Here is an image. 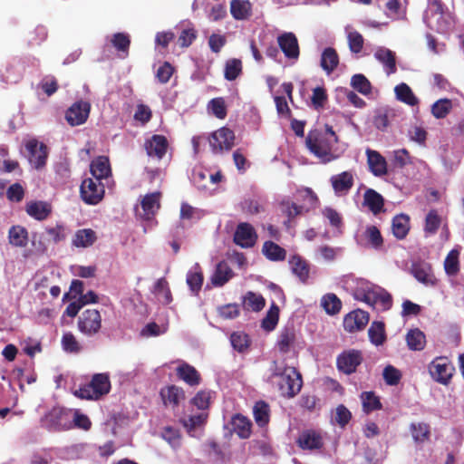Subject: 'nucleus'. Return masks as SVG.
Listing matches in <instances>:
<instances>
[{
    "instance_id": "29",
    "label": "nucleus",
    "mask_w": 464,
    "mask_h": 464,
    "mask_svg": "<svg viewBox=\"0 0 464 464\" xmlns=\"http://www.w3.org/2000/svg\"><path fill=\"white\" fill-rule=\"evenodd\" d=\"M411 228L410 217L406 214L396 215L392 221V231L393 236L399 239H404Z\"/></svg>"
},
{
    "instance_id": "14",
    "label": "nucleus",
    "mask_w": 464,
    "mask_h": 464,
    "mask_svg": "<svg viewBox=\"0 0 464 464\" xmlns=\"http://www.w3.org/2000/svg\"><path fill=\"white\" fill-rule=\"evenodd\" d=\"M144 149L149 157L161 160L169 149V141L164 135L154 134L145 140Z\"/></svg>"
},
{
    "instance_id": "42",
    "label": "nucleus",
    "mask_w": 464,
    "mask_h": 464,
    "mask_svg": "<svg viewBox=\"0 0 464 464\" xmlns=\"http://www.w3.org/2000/svg\"><path fill=\"white\" fill-rule=\"evenodd\" d=\"M406 342L410 350L421 351L426 344L425 334L418 328L411 329L406 334Z\"/></svg>"
},
{
    "instance_id": "15",
    "label": "nucleus",
    "mask_w": 464,
    "mask_h": 464,
    "mask_svg": "<svg viewBox=\"0 0 464 464\" xmlns=\"http://www.w3.org/2000/svg\"><path fill=\"white\" fill-rule=\"evenodd\" d=\"M369 323V314L357 309L347 314L343 318V328L349 333L362 330Z\"/></svg>"
},
{
    "instance_id": "2",
    "label": "nucleus",
    "mask_w": 464,
    "mask_h": 464,
    "mask_svg": "<svg viewBox=\"0 0 464 464\" xmlns=\"http://www.w3.org/2000/svg\"><path fill=\"white\" fill-rule=\"evenodd\" d=\"M111 388L109 373H95L92 375L89 383L75 390L73 394L80 399L97 401L108 394Z\"/></svg>"
},
{
    "instance_id": "58",
    "label": "nucleus",
    "mask_w": 464,
    "mask_h": 464,
    "mask_svg": "<svg viewBox=\"0 0 464 464\" xmlns=\"http://www.w3.org/2000/svg\"><path fill=\"white\" fill-rule=\"evenodd\" d=\"M208 109L218 119L223 120L227 117V110L225 100L222 97L212 99L208 105Z\"/></svg>"
},
{
    "instance_id": "20",
    "label": "nucleus",
    "mask_w": 464,
    "mask_h": 464,
    "mask_svg": "<svg viewBox=\"0 0 464 464\" xmlns=\"http://www.w3.org/2000/svg\"><path fill=\"white\" fill-rule=\"evenodd\" d=\"M161 193L159 191L150 193L144 196L141 200V208L143 210L142 218L145 220H151L160 208Z\"/></svg>"
},
{
    "instance_id": "59",
    "label": "nucleus",
    "mask_w": 464,
    "mask_h": 464,
    "mask_svg": "<svg viewBox=\"0 0 464 464\" xmlns=\"http://www.w3.org/2000/svg\"><path fill=\"white\" fill-rule=\"evenodd\" d=\"M230 342L235 350L239 353L245 352L250 343L249 337L243 332H235L230 335Z\"/></svg>"
},
{
    "instance_id": "3",
    "label": "nucleus",
    "mask_w": 464,
    "mask_h": 464,
    "mask_svg": "<svg viewBox=\"0 0 464 464\" xmlns=\"http://www.w3.org/2000/svg\"><path fill=\"white\" fill-rule=\"evenodd\" d=\"M273 376H279L281 378L279 389L284 396L293 398L301 391L303 385L302 376L295 367H285L282 372L276 369Z\"/></svg>"
},
{
    "instance_id": "45",
    "label": "nucleus",
    "mask_w": 464,
    "mask_h": 464,
    "mask_svg": "<svg viewBox=\"0 0 464 464\" xmlns=\"http://www.w3.org/2000/svg\"><path fill=\"white\" fill-rule=\"evenodd\" d=\"M282 213L286 216L287 219L285 221V225L287 227H290L291 223L294 219L302 215L304 211V207L298 206L294 202L290 201H283L280 204Z\"/></svg>"
},
{
    "instance_id": "19",
    "label": "nucleus",
    "mask_w": 464,
    "mask_h": 464,
    "mask_svg": "<svg viewBox=\"0 0 464 464\" xmlns=\"http://www.w3.org/2000/svg\"><path fill=\"white\" fill-rule=\"evenodd\" d=\"M160 396L165 406H170L172 409H175L181 401L185 400V392L181 387L172 384L162 388L160 390Z\"/></svg>"
},
{
    "instance_id": "43",
    "label": "nucleus",
    "mask_w": 464,
    "mask_h": 464,
    "mask_svg": "<svg viewBox=\"0 0 464 464\" xmlns=\"http://www.w3.org/2000/svg\"><path fill=\"white\" fill-rule=\"evenodd\" d=\"M160 436L174 450L180 449L182 445V436L179 429L166 426L162 429Z\"/></svg>"
},
{
    "instance_id": "64",
    "label": "nucleus",
    "mask_w": 464,
    "mask_h": 464,
    "mask_svg": "<svg viewBox=\"0 0 464 464\" xmlns=\"http://www.w3.org/2000/svg\"><path fill=\"white\" fill-rule=\"evenodd\" d=\"M175 72V68L169 63L164 62L156 72V79L161 84L167 83Z\"/></svg>"
},
{
    "instance_id": "31",
    "label": "nucleus",
    "mask_w": 464,
    "mask_h": 464,
    "mask_svg": "<svg viewBox=\"0 0 464 464\" xmlns=\"http://www.w3.org/2000/svg\"><path fill=\"white\" fill-rule=\"evenodd\" d=\"M414 277L426 285H435L437 279L430 264H419L412 266Z\"/></svg>"
},
{
    "instance_id": "27",
    "label": "nucleus",
    "mask_w": 464,
    "mask_h": 464,
    "mask_svg": "<svg viewBox=\"0 0 464 464\" xmlns=\"http://www.w3.org/2000/svg\"><path fill=\"white\" fill-rule=\"evenodd\" d=\"M374 57L382 63L387 74L396 72V56L394 52L385 47H379L374 53Z\"/></svg>"
},
{
    "instance_id": "11",
    "label": "nucleus",
    "mask_w": 464,
    "mask_h": 464,
    "mask_svg": "<svg viewBox=\"0 0 464 464\" xmlns=\"http://www.w3.org/2000/svg\"><path fill=\"white\" fill-rule=\"evenodd\" d=\"M234 242L243 248H250L257 240V234L254 227L249 223H239L234 234Z\"/></svg>"
},
{
    "instance_id": "4",
    "label": "nucleus",
    "mask_w": 464,
    "mask_h": 464,
    "mask_svg": "<svg viewBox=\"0 0 464 464\" xmlns=\"http://www.w3.org/2000/svg\"><path fill=\"white\" fill-rule=\"evenodd\" d=\"M429 372L432 379L439 383L447 385L450 383L455 368L448 357H436L428 366Z\"/></svg>"
},
{
    "instance_id": "30",
    "label": "nucleus",
    "mask_w": 464,
    "mask_h": 464,
    "mask_svg": "<svg viewBox=\"0 0 464 464\" xmlns=\"http://www.w3.org/2000/svg\"><path fill=\"white\" fill-rule=\"evenodd\" d=\"M363 204L369 208L371 212L378 215L384 209L383 197L372 188H368L363 195Z\"/></svg>"
},
{
    "instance_id": "35",
    "label": "nucleus",
    "mask_w": 464,
    "mask_h": 464,
    "mask_svg": "<svg viewBox=\"0 0 464 464\" xmlns=\"http://www.w3.org/2000/svg\"><path fill=\"white\" fill-rule=\"evenodd\" d=\"M322 69L328 74L332 73L339 64V55L333 47L325 48L321 55L320 62Z\"/></svg>"
},
{
    "instance_id": "37",
    "label": "nucleus",
    "mask_w": 464,
    "mask_h": 464,
    "mask_svg": "<svg viewBox=\"0 0 464 464\" xmlns=\"http://www.w3.org/2000/svg\"><path fill=\"white\" fill-rule=\"evenodd\" d=\"M410 430L413 440L417 444H422L430 440V426L425 422L411 423Z\"/></svg>"
},
{
    "instance_id": "32",
    "label": "nucleus",
    "mask_w": 464,
    "mask_h": 464,
    "mask_svg": "<svg viewBox=\"0 0 464 464\" xmlns=\"http://www.w3.org/2000/svg\"><path fill=\"white\" fill-rule=\"evenodd\" d=\"M230 13L236 20H246L252 14V4L249 0H232Z\"/></svg>"
},
{
    "instance_id": "51",
    "label": "nucleus",
    "mask_w": 464,
    "mask_h": 464,
    "mask_svg": "<svg viewBox=\"0 0 464 464\" xmlns=\"http://www.w3.org/2000/svg\"><path fill=\"white\" fill-rule=\"evenodd\" d=\"M362 409L366 413L381 410L382 405L378 396L373 392H363L361 395Z\"/></svg>"
},
{
    "instance_id": "12",
    "label": "nucleus",
    "mask_w": 464,
    "mask_h": 464,
    "mask_svg": "<svg viewBox=\"0 0 464 464\" xmlns=\"http://www.w3.org/2000/svg\"><path fill=\"white\" fill-rule=\"evenodd\" d=\"M91 105L87 102L80 101L74 102L65 113V119L71 126L83 124L90 114Z\"/></svg>"
},
{
    "instance_id": "18",
    "label": "nucleus",
    "mask_w": 464,
    "mask_h": 464,
    "mask_svg": "<svg viewBox=\"0 0 464 464\" xmlns=\"http://www.w3.org/2000/svg\"><path fill=\"white\" fill-rule=\"evenodd\" d=\"M178 378L190 387L198 386L201 382V375L198 371L189 363L182 362L176 368Z\"/></svg>"
},
{
    "instance_id": "5",
    "label": "nucleus",
    "mask_w": 464,
    "mask_h": 464,
    "mask_svg": "<svg viewBox=\"0 0 464 464\" xmlns=\"http://www.w3.org/2000/svg\"><path fill=\"white\" fill-rule=\"evenodd\" d=\"M105 189L102 181L88 178L82 180L80 194L82 201L88 205H97L104 197Z\"/></svg>"
},
{
    "instance_id": "60",
    "label": "nucleus",
    "mask_w": 464,
    "mask_h": 464,
    "mask_svg": "<svg viewBox=\"0 0 464 464\" xmlns=\"http://www.w3.org/2000/svg\"><path fill=\"white\" fill-rule=\"evenodd\" d=\"M347 41L349 49L353 53H359L363 48L364 39L363 36L355 30L348 31Z\"/></svg>"
},
{
    "instance_id": "9",
    "label": "nucleus",
    "mask_w": 464,
    "mask_h": 464,
    "mask_svg": "<svg viewBox=\"0 0 464 464\" xmlns=\"http://www.w3.org/2000/svg\"><path fill=\"white\" fill-rule=\"evenodd\" d=\"M362 360L361 351L351 349L338 355L336 366L340 372L350 375L356 372L357 367L362 362Z\"/></svg>"
},
{
    "instance_id": "49",
    "label": "nucleus",
    "mask_w": 464,
    "mask_h": 464,
    "mask_svg": "<svg viewBox=\"0 0 464 464\" xmlns=\"http://www.w3.org/2000/svg\"><path fill=\"white\" fill-rule=\"evenodd\" d=\"M452 102L448 98L440 99L431 106V114L436 119H444L452 110Z\"/></svg>"
},
{
    "instance_id": "8",
    "label": "nucleus",
    "mask_w": 464,
    "mask_h": 464,
    "mask_svg": "<svg viewBox=\"0 0 464 464\" xmlns=\"http://www.w3.org/2000/svg\"><path fill=\"white\" fill-rule=\"evenodd\" d=\"M102 328V316L96 309H87L78 318V329L83 334L92 336Z\"/></svg>"
},
{
    "instance_id": "54",
    "label": "nucleus",
    "mask_w": 464,
    "mask_h": 464,
    "mask_svg": "<svg viewBox=\"0 0 464 464\" xmlns=\"http://www.w3.org/2000/svg\"><path fill=\"white\" fill-rule=\"evenodd\" d=\"M395 116L393 110L384 109L377 111L373 118L374 126L380 130H385L390 125L391 119Z\"/></svg>"
},
{
    "instance_id": "40",
    "label": "nucleus",
    "mask_w": 464,
    "mask_h": 464,
    "mask_svg": "<svg viewBox=\"0 0 464 464\" xmlns=\"http://www.w3.org/2000/svg\"><path fill=\"white\" fill-rule=\"evenodd\" d=\"M9 243L17 247H24L28 242V232L22 226H13L8 232Z\"/></svg>"
},
{
    "instance_id": "21",
    "label": "nucleus",
    "mask_w": 464,
    "mask_h": 464,
    "mask_svg": "<svg viewBox=\"0 0 464 464\" xmlns=\"http://www.w3.org/2000/svg\"><path fill=\"white\" fill-rule=\"evenodd\" d=\"M366 155L369 169L374 176L382 177L387 174V162L383 156L370 149H367Z\"/></svg>"
},
{
    "instance_id": "61",
    "label": "nucleus",
    "mask_w": 464,
    "mask_h": 464,
    "mask_svg": "<svg viewBox=\"0 0 464 464\" xmlns=\"http://www.w3.org/2000/svg\"><path fill=\"white\" fill-rule=\"evenodd\" d=\"M203 280L204 276L198 266H197L195 271H189L187 275V284L190 290L195 293H198L201 289Z\"/></svg>"
},
{
    "instance_id": "7",
    "label": "nucleus",
    "mask_w": 464,
    "mask_h": 464,
    "mask_svg": "<svg viewBox=\"0 0 464 464\" xmlns=\"http://www.w3.org/2000/svg\"><path fill=\"white\" fill-rule=\"evenodd\" d=\"M72 411L65 408H53L45 416L49 427L55 430H69L73 429Z\"/></svg>"
},
{
    "instance_id": "17",
    "label": "nucleus",
    "mask_w": 464,
    "mask_h": 464,
    "mask_svg": "<svg viewBox=\"0 0 464 464\" xmlns=\"http://www.w3.org/2000/svg\"><path fill=\"white\" fill-rule=\"evenodd\" d=\"M297 446L302 450H320L324 446L320 432L314 430H303L296 440Z\"/></svg>"
},
{
    "instance_id": "48",
    "label": "nucleus",
    "mask_w": 464,
    "mask_h": 464,
    "mask_svg": "<svg viewBox=\"0 0 464 464\" xmlns=\"http://www.w3.org/2000/svg\"><path fill=\"white\" fill-rule=\"evenodd\" d=\"M459 252L457 249L450 250L444 260L445 273L450 276H455L459 272Z\"/></svg>"
},
{
    "instance_id": "52",
    "label": "nucleus",
    "mask_w": 464,
    "mask_h": 464,
    "mask_svg": "<svg viewBox=\"0 0 464 464\" xmlns=\"http://www.w3.org/2000/svg\"><path fill=\"white\" fill-rule=\"evenodd\" d=\"M364 237L368 244L374 249H380L383 246V238L380 229L376 226H369L364 231Z\"/></svg>"
},
{
    "instance_id": "56",
    "label": "nucleus",
    "mask_w": 464,
    "mask_h": 464,
    "mask_svg": "<svg viewBox=\"0 0 464 464\" xmlns=\"http://www.w3.org/2000/svg\"><path fill=\"white\" fill-rule=\"evenodd\" d=\"M153 293L158 296H162L163 303L169 304L172 302V295L166 278L161 277L154 285Z\"/></svg>"
},
{
    "instance_id": "38",
    "label": "nucleus",
    "mask_w": 464,
    "mask_h": 464,
    "mask_svg": "<svg viewBox=\"0 0 464 464\" xmlns=\"http://www.w3.org/2000/svg\"><path fill=\"white\" fill-rule=\"evenodd\" d=\"M321 306L327 314L335 315L342 309V301L335 294L328 293L321 298Z\"/></svg>"
},
{
    "instance_id": "16",
    "label": "nucleus",
    "mask_w": 464,
    "mask_h": 464,
    "mask_svg": "<svg viewBox=\"0 0 464 464\" xmlns=\"http://www.w3.org/2000/svg\"><path fill=\"white\" fill-rule=\"evenodd\" d=\"M333 189L337 196H344L349 193L354 184L352 171H343L330 178Z\"/></svg>"
},
{
    "instance_id": "25",
    "label": "nucleus",
    "mask_w": 464,
    "mask_h": 464,
    "mask_svg": "<svg viewBox=\"0 0 464 464\" xmlns=\"http://www.w3.org/2000/svg\"><path fill=\"white\" fill-rule=\"evenodd\" d=\"M26 213L36 220H45L52 213V206L45 201H30L26 204Z\"/></svg>"
},
{
    "instance_id": "26",
    "label": "nucleus",
    "mask_w": 464,
    "mask_h": 464,
    "mask_svg": "<svg viewBox=\"0 0 464 464\" xmlns=\"http://www.w3.org/2000/svg\"><path fill=\"white\" fill-rule=\"evenodd\" d=\"M231 425L234 432L240 438V439H248L251 436L252 433V422L251 420L240 414H235L231 420Z\"/></svg>"
},
{
    "instance_id": "22",
    "label": "nucleus",
    "mask_w": 464,
    "mask_h": 464,
    "mask_svg": "<svg viewBox=\"0 0 464 464\" xmlns=\"http://www.w3.org/2000/svg\"><path fill=\"white\" fill-rule=\"evenodd\" d=\"M292 273L305 284L309 279L310 266L300 255H293L288 261Z\"/></svg>"
},
{
    "instance_id": "41",
    "label": "nucleus",
    "mask_w": 464,
    "mask_h": 464,
    "mask_svg": "<svg viewBox=\"0 0 464 464\" xmlns=\"http://www.w3.org/2000/svg\"><path fill=\"white\" fill-rule=\"evenodd\" d=\"M370 341L376 346L382 345L386 341L385 324L383 322L374 321L368 329Z\"/></svg>"
},
{
    "instance_id": "46",
    "label": "nucleus",
    "mask_w": 464,
    "mask_h": 464,
    "mask_svg": "<svg viewBox=\"0 0 464 464\" xmlns=\"http://www.w3.org/2000/svg\"><path fill=\"white\" fill-rule=\"evenodd\" d=\"M243 305L246 310L259 312L265 307L266 300L261 295L249 291L244 296Z\"/></svg>"
},
{
    "instance_id": "34",
    "label": "nucleus",
    "mask_w": 464,
    "mask_h": 464,
    "mask_svg": "<svg viewBox=\"0 0 464 464\" xmlns=\"http://www.w3.org/2000/svg\"><path fill=\"white\" fill-rule=\"evenodd\" d=\"M96 240L97 235L94 230L83 228L75 232L72 243L76 247L86 248L92 246Z\"/></svg>"
},
{
    "instance_id": "1",
    "label": "nucleus",
    "mask_w": 464,
    "mask_h": 464,
    "mask_svg": "<svg viewBox=\"0 0 464 464\" xmlns=\"http://www.w3.org/2000/svg\"><path fill=\"white\" fill-rule=\"evenodd\" d=\"M309 150L321 160L323 163H328L337 159L333 153V146L336 144L326 134L318 130H310L305 140Z\"/></svg>"
},
{
    "instance_id": "44",
    "label": "nucleus",
    "mask_w": 464,
    "mask_h": 464,
    "mask_svg": "<svg viewBox=\"0 0 464 464\" xmlns=\"http://www.w3.org/2000/svg\"><path fill=\"white\" fill-rule=\"evenodd\" d=\"M394 91L399 101L411 106L418 104L419 100L408 84L401 82L395 87Z\"/></svg>"
},
{
    "instance_id": "53",
    "label": "nucleus",
    "mask_w": 464,
    "mask_h": 464,
    "mask_svg": "<svg viewBox=\"0 0 464 464\" xmlns=\"http://www.w3.org/2000/svg\"><path fill=\"white\" fill-rule=\"evenodd\" d=\"M278 320L279 308L275 303H273L265 318L262 320L261 326L266 331H273L277 325Z\"/></svg>"
},
{
    "instance_id": "55",
    "label": "nucleus",
    "mask_w": 464,
    "mask_h": 464,
    "mask_svg": "<svg viewBox=\"0 0 464 464\" xmlns=\"http://www.w3.org/2000/svg\"><path fill=\"white\" fill-rule=\"evenodd\" d=\"M441 224V218L437 210L431 209L426 216L424 232L426 235H434L437 233Z\"/></svg>"
},
{
    "instance_id": "62",
    "label": "nucleus",
    "mask_w": 464,
    "mask_h": 464,
    "mask_svg": "<svg viewBox=\"0 0 464 464\" xmlns=\"http://www.w3.org/2000/svg\"><path fill=\"white\" fill-rule=\"evenodd\" d=\"M45 232L49 236V239L55 244L65 240L67 237L66 227L60 223H57L54 227H46Z\"/></svg>"
},
{
    "instance_id": "39",
    "label": "nucleus",
    "mask_w": 464,
    "mask_h": 464,
    "mask_svg": "<svg viewBox=\"0 0 464 464\" xmlns=\"http://www.w3.org/2000/svg\"><path fill=\"white\" fill-rule=\"evenodd\" d=\"M295 341V331L293 326L285 327L279 334L277 347L281 353H286Z\"/></svg>"
},
{
    "instance_id": "13",
    "label": "nucleus",
    "mask_w": 464,
    "mask_h": 464,
    "mask_svg": "<svg viewBox=\"0 0 464 464\" xmlns=\"http://www.w3.org/2000/svg\"><path fill=\"white\" fill-rule=\"evenodd\" d=\"M29 161L35 169H41L46 164L48 157L47 146L36 140H29L26 145Z\"/></svg>"
},
{
    "instance_id": "33",
    "label": "nucleus",
    "mask_w": 464,
    "mask_h": 464,
    "mask_svg": "<svg viewBox=\"0 0 464 464\" xmlns=\"http://www.w3.org/2000/svg\"><path fill=\"white\" fill-rule=\"evenodd\" d=\"M262 254L273 262L284 261L286 257V250L271 240L263 244Z\"/></svg>"
},
{
    "instance_id": "24",
    "label": "nucleus",
    "mask_w": 464,
    "mask_h": 464,
    "mask_svg": "<svg viewBox=\"0 0 464 464\" xmlns=\"http://www.w3.org/2000/svg\"><path fill=\"white\" fill-rule=\"evenodd\" d=\"M372 294L374 295L371 300V305L379 311H388L392 305V297L385 289L372 286Z\"/></svg>"
},
{
    "instance_id": "23",
    "label": "nucleus",
    "mask_w": 464,
    "mask_h": 464,
    "mask_svg": "<svg viewBox=\"0 0 464 464\" xmlns=\"http://www.w3.org/2000/svg\"><path fill=\"white\" fill-rule=\"evenodd\" d=\"M90 171L93 179L102 181L111 175V169L109 158L106 156H99L94 159L90 165Z\"/></svg>"
},
{
    "instance_id": "6",
    "label": "nucleus",
    "mask_w": 464,
    "mask_h": 464,
    "mask_svg": "<svg viewBox=\"0 0 464 464\" xmlns=\"http://www.w3.org/2000/svg\"><path fill=\"white\" fill-rule=\"evenodd\" d=\"M235 133L227 127H222L213 131L208 137V142L214 153L230 150L235 144Z\"/></svg>"
},
{
    "instance_id": "28",
    "label": "nucleus",
    "mask_w": 464,
    "mask_h": 464,
    "mask_svg": "<svg viewBox=\"0 0 464 464\" xmlns=\"http://www.w3.org/2000/svg\"><path fill=\"white\" fill-rule=\"evenodd\" d=\"M234 276V272L226 261L218 263L215 272L211 276V283L214 286H223Z\"/></svg>"
},
{
    "instance_id": "50",
    "label": "nucleus",
    "mask_w": 464,
    "mask_h": 464,
    "mask_svg": "<svg viewBox=\"0 0 464 464\" xmlns=\"http://www.w3.org/2000/svg\"><path fill=\"white\" fill-rule=\"evenodd\" d=\"M243 66L239 59L233 58L226 62L224 77L227 81L236 80L242 73Z\"/></svg>"
},
{
    "instance_id": "10",
    "label": "nucleus",
    "mask_w": 464,
    "mask_h": 464,
    "mask_svg": "<svg viewBox=\"0 0 464 464\" xmlns=\"http://www.w3.org/2000/svg\"><path fill=\"white\" fill-rule=\"evenodd\" d=\"M277 44L285 57L296 62L300 56V47L296 35L292 32H285L277 36Z\"/></svg>"
},
{
    "instance_id": "57",
    "label": "nucleus",
    "mask_w": 464,
    "mask_h": 464,
    "mask_svg": "<svg viewBox=\"0 0 464 464\" xmlns=\"http://www.w3.org/2000/svg\"><path fill=\"white\" fill-rule=\"evenodd\" d=\"M351 85L363 95H368L372 92V84L363 74H354L351 79Z\"/></svg>"
},
{
    "instance_id": "47",
    "label": "nucleus",
    "mask_w": 464,
    "mask_h": 464,
    "mask_svg": "<svg viewBox=\"0 0 464 464\" xmlns=\"http://www.w3.org/2000/svg\"><path fill=\"white\" fill-rule=\"evenodd\" d=\"M111 43L112 46L120 53L121 57L125 58L129 55L130 39L127 34L116 33L112 35Z\"/></svg>"
},
{
    "instance_id": "63",
    "label": "nucleus",
    "mask_w": 464,
    "mask_h": 464,
    "mask_svg": "<svg viewBox=\"0 0 464 464\" xmlns=\"http://www.w3.org/2000/svg\"><path fill=\"white\" fill-rule=\"evenodd\" d=\"M62 345L67 353H78L82 350L79 342L72 333H65L63 335Z\"/></svg>"
},
{
    "instance_id": "36",
    "label": "nucleus",
    "mask_w": 464,
    "mask_h": 464,
    "mask_svg": "<svg viewBox=\"0 0 464 464\" xmlns=\"http://www.w3.org/2000/svg\"><path fill=\"white\" fill-rule=\"evenodd\" d=\"M253 415L259 427H265L270 420V407L265 401H258L253 407Z\"/></svg>"
}]
</instances>
